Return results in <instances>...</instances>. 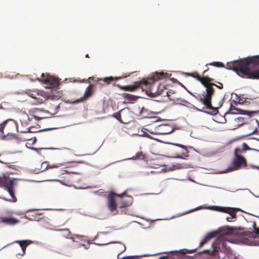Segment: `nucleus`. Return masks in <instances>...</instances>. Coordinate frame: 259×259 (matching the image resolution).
<instances>
[{
	"mask_svg": "<svg viewBox=\"0 0 259 259\" xmlns=\"http://www.w3.org/2000/svg\"><path fill=\"white\" fill-rule=\"evenodd\" d=\"M120 78V77H113L112 76H110V77H104L103 79L101 78H98L97 79V81L103 80V81L105 83H106V84H109L110 82H111L112 81L118 80Z\"/></svg>",
	"mask_w": 259,
	"mask_h": 259,
	"instance_id": "obj_19",
	"label": "nucleus"
},
{
	"mask_svg": "<svg viewBox=\"0 0 259 259\" xmlns=\"http://www.w3.org/2000/svg\"><path fill=\"white\" fill-rule=\"evenodd\" d=\"M253 227L254 228V231L255 233L259 236V228H256V223L255 222H253Z\"/></svg>",
	"mask_w": 259,
	"mask_h": 259,
	"instance_id": "obj_30",
	"label": "nucleus"
},
{
	"mask_svg": "<svg viewBox=\"0 0 259 259\" xmlns=\"http://www.w3.org/2000/svg\"><path fill=\"white\" fill-rule=\"evenodd\" d=\"M18 180L16 179H11L8 176L5 175L0 176V187L5 188L10 195V199L2 198L6 201L15 203L17 201V198L15 195V189L18 185Z\"/></svg>",
	"mask_w": 259,
	"mask_h": 259,
	"instance_id": "obj_4",
	"label": "nucleus"
},
{
	"mask_svg": "<svg viewBox=\"0 0 259 259\" xmlns=\"http://www.w3.org/2000/svg\"><path fill=\"white\" fill-rule=\"evenodd\" d=\"M138 97H135V96L134 95H131V97H130V99H131V103H132L131 102V101H135L136 100V99H137Z\"/></svg>",
	"mask_w": 259,
	"mask_h": 259,
	"instance_id": "obj_37",
	"label": "nucleus"
},
{
	"mask_svg": "<svg viewBox=\"0 0 259 259\" xmlns=\"http://www.w3.org/2000/svg\"><path fill=\"white\" fill-rule=\"evenodd\" d=\"M49 99H53L52 93H47L42 91H38V96L35 98L38 104H42Z\"/></svg>",
	"mask_w": 259,
	"mask_h": 259,
	"instance_id": "obj_9",
	"label": "nucleus"
},
{
	"mask_svg": "<svg viewBox=\"0 0 259 259\" xmlns=\"http://www.w3.org/2000/svg\"><path fill=\"white\" fill-rule=\"evenodd\" d=\"M85 57H86V58H89L90 57H89V54H87V55H85Z\"/></svg>",
	"mask_w": 259,
	"mask_h": 259,
	"instance_id": "obj_43",
	"label": "nucleus"
},
{
	"mask_svg": "<svg viewBox=\"0 0 259 259\" xmlns=\"http://www.w3.org/2000/svg\"><path fill=\"white\" fill-rule=\"evenodd\" d=\"M234 231V229L233 227H227L226 228L225 234L226 235L232 234Z\"/></svg>",
	"mask_w": 259,
	"mask_h": 259,
	"instance_id": "obj_27",
	"label": "nucleus"
},
{
	"mask_svg": "<svg viewBox=\"0 0 259 259\" xmlns=\"http://www.w3.org/2000/svg\"><path fill=\"white\" fill-rule=\"evenodd\" d=\"M240 209L238 208H232L229 207L228 208V210H227V212L226 213L229 214L232 217V218L236 219V212L238 211H240Z\"/></svg>",
	"mask_w": 259,
	"mask_h": 259,
	"instance_id": "obj_20",
	"label": "nucleus"
},
{
	"mask_svg": "<svg viewBox=\"0 0 259 259\" xmlns=\"http://www.w3.org/2000/svg\"><path fill=\"white\" fill-rule=\"evenodd\" d=\"M32 149H33V150H36V149L35 148H32Z\"/></svg>",
	"mask_w": 259,
	"mask_h": 259,
	"instance_id": "obj_45",
	"label": "nucleus"
},
{
	"mask_svg": "<svg viewBox=\"0 0 259 259\" xmlns=\"http://www.w3.org/2000/svg\"><path fill=\"white\" fill-rule=\"evenodd\" d=\"M37 80L45 84L49 85V88L54 90L58 89L60 85V80L58 78L51 76L49 74L42 73L40 78H37Z\"/></svg>",
	"mask_w": 259,
	"mask_h": 259,
	"instance_id": "obj_6",
	"label": "nucleus"
},
{
	"mask_svg": "<svg viewBox=\"0 0 259 259\" xmlns=\"http://www.w3.org/2000/svg\"><path fill=\"white\" fill-rule=\"evenodd\" d=\"M188 253H192L193 251H188Z\"/></svg>",
	"mask_w": 259,
	"mask_h": 259,
	"instance_id": "obj_46",
	"label": "nucleus"
},
{
	"mask_svg": "<svg viewBox=\"0 0 259 259\" xmlns=\"http://www.w3.org/2000/svg\"><path fill=\"white\" fill-rule=\"evenodd\" d=\"M186 75L189 76H192L200 81L202 84L205 88V91L201 95H193V96L199 102L201 103L204 107L201 110L197 108L195 109L198 111L204 112L211 115H215L218 112V108L221 107L224 103V99L220 102V105L218 107H214L211 105L212 96L214 95L215 89L213 88L214 85L212 82L213 79L206 76L201 77L197 72L192 73H186Z\"/></svg>",
	"mask_w": 259,
	"mask_h": 259,
	"instance_id": "obj_1",
	"label": "nucleus"
},
{
	"mask_svg": "<svg viewBox=\"0 0 259 259\" xmlns=\"http://www.w3.org/2000/svg\"><path fill=\"white\" fill-rule=\"evenodd\" d=\"M244 152L242 148L237 147L235 149L234 156L241 155V154Z\"/></svg>",
	"mask_w": 259,
	"mask_h": 259,
	"instance_id": "obj_25",
	"label": "nucleus"
},
{
	"mask_svg": "<svg viewBox=\"0 0 259 259\" xmlns=\"http://www.w3.org/2000/svg\"><path fill=\"white\" fill-rule=\"evenodd\" d=\"M142 256H138V255H131V259H141V257Z\"/></svg>",
	"mask_w": 259,
	"mask_h": 259,
	"instance_id": "obj_36",
	"label": "nucleus"
},
{
	"mask_svg": "<svg viewBox=\"0 0 259 259\" xmlns=\"http://www.w3.org/2000/svg\"><path fill=\"white\" fill-rule=\"evenodd\" d=\"M171 80L173 82H176L179 84L180 85L183 86V85L181 82H180L177 79L175 78H172Z\"/></svg>",
	"mask_w": 259,
	"mask_h": 259,
	"instance_id": "obj_34",
	"label": "nucleus"
},
{
	"mask_svg": "<svg viewBox=\"0 0 259 259\" xmlns=\"http://www.w3.org/2000/svg\"><path fill=\"white\" fill-rule=\"evenodd\" d=\"M147 156L145 153L142 151H139L137 152L134 155L131 157V160H146Z\"/></svg>",
	"mask_w": 259,
	"mask_h": 259,
	"instance_id": "obj_15",
	"label": "nucleus"
},
{
	"mask_svg": "<svg viewBox=\"0 0 259 259\" xmlns=\"http://www.w3.org/2000/svg\"><path fill=\"white\" fill-rule=\"evenodd\" d=\"M158 92L159 93V95L163 94L166 90L165 86L163 84H159V85H158Z\"/></svg>",
	"mask_w": 259,
	"mask_h": 259,
	"instance_id": "obj_26",
	"label": "nucleus"
},
{
	"mask_svg": "<svg viewBox=\"0 0 259 259\" xmlns=\"http://www.w3.org/2000/svg\"><path fill=\"white\" fill-rule=\"evenodd\" d=\"M215 234L213 232L208 233L205 237L203 239V240L200 242L199 247H201L204 244L206 243L208 241H209L211 239L214 237Z\"/></svg>",
	"mask_w": 259,
	"mask_h": 259,
	"instance_id": "obj_16",
	"label": "nucleus"
},
{
	"mask_svg": "<svg viewBox=\"0 0 259 259\" xmlns=\"http://www.w3.org/2000/svg\"><path fill=\"white\" fill-rule=\"evenodd\" d=\"M232 219H233V218H232V217H227V218H226V220H227V221H228V222H231V221H232Z\"/></svg>",
	"mask_w": 259,
	"mask_h": 259,
	"instance_id": "obj_40",
	"label": "nucleus"
},
{
	"mask_svg": "<svg viewBox=\"0 0 259 259\" xmlns=\"http://www.w3.org/2000/svg\"><path fill=\"white\" fill-rule=\"evenodd\" d=\"M118 257L119 259H130V256H126L123 257H119V255H118Z\"/></svg>",
	"mask_w": 259,
	"mask_h": 259,
	"instance_id": "obj_39",
	"label": "nucleus"
},
{
	"mask_svg": "<svg viewBox=\"0 0 259 259\" xmlns=\"http://www.w3.org/2000/svg\"><path fill=\"white\" fill-rule=\"evenodd\" d=\"M167 77V73L155 72L150 77L134 82L133 84L131 85V92L141 89L142 91H145L146 94L149 96L156 97L159 95V93L158 92V85L155 84V82Z\"/></svg>",
	"mask_w": 259,
	"mask_h": 259,
	"instance_id": "obj_2",
	"label": "nucleus"
},
{
	"mask_svg": "<svg viewBox=\"0 0 259 259\" xmlns=\"http://www.w3.org/2000/svg\"><path fill=\"white\" fill-rule=\"evenodd\" d=\"M208 69L207 68L206 70H205V71H203V73H204L205 72H206V71L208 70Z\"/></svg>",
	"mask_w": 259,
	"mask_h": 259,
	"instance_id": "obj_44",
	"label": "nucleus"
},
{
	"mask_svg": "<svg viewBox=\"0 0 259 259\" xmlns=\"http://www.w3.org/2000/svg\"><path fill=\"white\" fill-rule=\"evenodd\" d=\"M1 220L3 223L10 225H15L19 222L14 217H2Z\"/></svg>",
	"mask_w": 259,
	"mask_h": 259,
	"instance_id": "obj_14",
	"label": "nucleus"
},
{
	"mask_svg": "<svg viewBox=\"0 0 259 259\" xmlns=\"http://www.w3.org/2000/svg\"><path fill=\"white\" fill-rule=\"evenodd\" d=\"M213 209L218 211L225 212H227L229 207H222V206H213Z\"/></svg>",
	"mask_w": 259,
	"mask_h": 259,
	"instance_id": "obj_22",
	"label": "nucleus"
},
{
	"mask_svg": "<svg viewBox=\"0 0 259 259\" xmlns=\"http://www.w3.org/2000/svg\"><path fill=\"white\" fill-rule=\"evenodd\" d=\"M5 136L12 135L15 131H18V124L13 119H8L4 122Z\"/></svg>",
	"mask_w": 259,
	"mask_h": 259,
	"instance_id": "obj_7",
	"label": "nucleus"
},
{
	"mask_svg": "<svg viewBox=\"0 0 259 259\" xmlns=\"http://www.w3.org/2000/svg\"><path fill=\"white\" fill-rule=\"evenodd\" d=\"M20 132L22 133L27 134V133H30V131H29V130L28 131H20Z\"/></svg>",
	"mask_w": 259,
	"mask_h": 259,
	"instance_id": "obj_42",
	"label": "nucleus"
},
{
	"mask_svg": "<svg viewBox=\"0 0 259 259\" xmlns=\"http://www.w3.org/2000/svg\"><path fill=\"white\" fill-rule=\"evenodd\" d=\"M19 244L20 248L22 249V253H18V254L21 255H23L25 253L26 248L32 241L30 240H17L15 242Z\"/></svg>",
	"mask_w": 259,
	"mask_h": 259,
	"instance_id": "obj_12",
	"label": "nucleus"
},
{
	"mask_svg": "<svg viewBox=\"0 0 259 259\" xmlns=\"http://www.w3.org/2000/svg\"><path fill=\"white\" fill-rule=\"evenodd\" d=\"M208 65L213 66H214L216 67H225L224 64L223 63L220 62H213L210 63L209 64H207V65Z\"/></svg>",
	"mask_w": 259,
	"mask_h": 259,
	"instance_id": "obj_24",
	"label": "nucleus"
},
{
	"mask_svg": "<svg viewBox=\"0 0 259 259\" xmlns=\"http://www.w3.org/2000/svg\"><path fill=\"white\" fill-rule=\"evenodd\" d=\"M219 241V240H217L216 242L218 243Z\"/></svg>",
	"mask_w": 259,
	"mask_h": 259,
	"instance_id": "obj_50",
	"label": "nucleus"
},
{
	"mask_svg": "<svg viewBox=\"0 0 259 259\" xmlns=\"http://www.w3.org/2000/svg\"><path fill=\"white\" fill-rule=\"evenodd\" d=\"M124 114V109H123V110H121L119 114H116L115 117L118 119L122 123H125L126 122H124L122 119V116H123Z\"/></svg>",
	"mask_w": 259,
	"mask_h": 259,
	"instance_id": "obj_23",
	"label": "nucleus"
},
{
	"mask_svg": "<svg viewBox=\"0 0 259 259\" xmlns=\"http://www.w3.org/2000/svg\"><path fill=\"white\" fill-rule=\"evenodd\" d=\"M143 107H140L137 105H133L131 107V112L133 114L132 117L133 118H143L142 113L144 111Z\"/></svg>",
	"mask_w": 259,
	"mask_h": 259,
	"instance_id": "obj_10",
	"label": "nucleus"
},
{
	"mask_svg": "<svg viewBox=\"0 0 259 259\" xmlns=\"http://www.w3.org/2000/svg\"><path fill=\"white\" fill-rule=\"evenodd\" d=\"M230 110H235L237 111V113L248 115L249 117H252L254 115L259 114V110L257 111H248V110H244L242 109H239L233 107L232 104H231L230 106Z\"/></svg>",
	"mask_w": 259,
	"mask_h": 259,
	"instance_id": "obj_11",
	"label": "nucleus"
},
{
	"mask_svg": "<svg viewBox=\"0 0 259 259\" xmlns=\"http://www.w3.org/2000/svg\"><path fill=\"white\" fill-rule=\"evenodd\" d=\"M233 167L231 170H235L240 169L242 167L247 166L246 160L245 158L241 155L234 156L232 161Z\"/></svg>",
	"mask_w": 259,
	"mask_h": 259,
	"instance_id": "obj_8",
	"label": "nucleus"
},
{
	"mask_svg": "<svg viewBox=\"0 0 259 259\" xmlns=\"http://www.w3.org/2000/svg\"><path fill=\"white\" fill-rule=\"evenodd\" d=\"M218 83H219V84H218V85H217V84H215V83H214V85H213V88H214V86H215V87H216L218 88H219V89H223V84H222V83H221V82H218Z\"/></svg>",
	"mask_w": 259,
	"mask_h": 259,
	"instance_id": "obj_33",
	"label": "nucleus"
},
{
	"mask_svg": "<svg viewBox=\"0 0 259 259\" xmlns=\"http://www.w3.org/2000/svg\"><path fill=\"white\" fill-rule=\"evenodd\" d=\"M228 242H232V240L224 238L221 241L219 242V248L222 247L223 249L226 252L230 253L231 252V248L229 246H227Z\"/></svg>",
	"mask_w": 259,
	"mask_h": 259,
	"instance_id": "obj_13",
	"label": "nucleus"
},
{
	"mask_svg": "<svg viewBox=\"0 0 259 259\" xmlns=\"http://www.w3.org/2000/svg\"><path fill=\"white\" fill-rule=\"evenodd\" d=\"M125 196L128 197L126 191L120 194L110 192L107 196V207L110 211L111 212L115 211L118 206L120 208L128 206V202L124 199Z\"/></svg>",
	"mask_w": 259,
	"mask_h": 259,
	"instance_id": "obj_3",
	"label": "nucleus"
},
{
	"mask_svg": "<svg viewBox=\"0 0 259 259\" xmlns=\"http://www.w3.org/2000/svg\"><path fill=\"white\" fill-rule=\"evenodd\" d=\"M0 132H1V135L3 136L4 137H5L4 123L2 124H0Z\"/></svg>",
	"mask_w": 259,
	"mask_h": 259,
	"instance_id": "obj_29",
	"label": "nucleus"
},
{
	"mask_svg": "<svg viewBox=\"0 0 259 259\" xmlns=\"http://www.w3.org/2000/svg\"><path fill=\"white\" fill-rule=\"evenodd\" d=\"M210 250H208V249L204 250L203 251V253H210Z\"/></svg>",
	"mask_w": 259,
	"mask_h": 259,
	"instance_id": "obj_41",
	"label": "nucleus"
},
{
	"mask_svg": "<svg viewBox=\"0 0 259 259\" xmlns=\"http://www.w3.org/2000/svg\"><path fill=\"white\" fill-rule=\"evenodd\" d=\"M173 93H174V91L172 90L166 92V94L167 96H168L169 98L170 96V94H173Z\"/></svg>",
	"mask_w": 259,
	"mask_h": 259,
	"instance_id": "obj_38",
	"label": "nucleus"
},
{
	"mask_svg": "<svg viewBox=\"0 0 259 259\" xmlns=\"http://www.w3.org/2000/svg\"><path fill=\"white\" fill-rule=\"evenodd\" d=\"M28 95L35 99V98H36V96H38V91H32L31 92H29L28 93Z\"/></svg>",
	"mask_w": 259,
	"mask_h": 259,
	"instance_id": "obj_28",
	"label": "nucleus"
},
{
	"mask_svg": "<svg viewBox=\"0 0 259 259\" xmlns=\"http://www.w3.org/2000/svg\"><path fill=\"white\" fill-rule=\"evenodd\" d=\"M170 157L175 158H185L189 157V152L185 146L180 144H175L170 148Z\"/></svg>",
	"mask_w": 259,
	"mask_h": 259,
	"instance_id": "obj_5",
	"label": "nucleus"
},
{
	"mask_svg": "<svg viewBox=\"0 0 259 259\" xmlns=\"http://www.w3.org/2000/svg\"><path fill=\"white\" fill-rule=\"evenodd\" d=\"M242 149L245 152L246 150H250V148L248 147L247 144L245 143H244L242 144Z\"/></svg>",
	"mask_w": 259,
	"mask_h": 259,
	"instance_id": "obj_31",
	"label": "nucleus"
},
{
	"mask_svg": "<svg viewBox=\"0 0 259 259\" xmlns=\"http://www.w3.org/2000/svg\"><path fill=\"white\" fill-rule=\"evenodd\" d=\"M143 256H148V255H144Z\"/></svg>",
	"mask_w": 259,
	"mask_h": 259,
	"instance_id": "obj_49",
	"label": "nucleus"
},
{
	"mask_svg": "<svg viewBox=\"0 0 259 259\" xmlns=\"http://www.w3.org/2000/svg\"><path fill=\"white\" fill-rule=\"evenodd\" d=\"M213 246H214V243H213V244H212V246L213 247Z\"/></svg>",
	"mask_w": 259,
	"mask_h": 259,
	"instance_id": "obj_47",
	"label": "nucleus"
},
{
	"mask_svg": "<svg viewBox=\"0 0 259 259\" xmlns=\"http://www.w3.org/2000/svg\"><path fill=\"white\" fill-rule=\"evenodd\" d=\"M164 257H165L164 256H162L161 258H164Z\"/></svg>",
	"mask_w": 259,
	"mask_h": 259,
	"instance_id": "obj_48",
	"label": "nucleus"
},
{
	"mask_svg": "<svg viewBox=\"0 0 259 259\" xmlns=\"http://www.w3.org/2000/svg\"><path fill=\"white\" fill-rule=\"evenodd\" d=\"M30 140V138L27 136H23L22 138H21V140L23 141H28V140Z\"/></svg>",
	"mask_w": 259,
	"mask_h": 259,
	"instance_id": "obj_35",
	"label": "nucleus"
},
{
	"mask_svg": "<svg viewBox=\"0 0 259 259\" xmlns=\"http://www.w3.org/2000/svg\"><path fill=\"white\" fill-rule=\"evenodd\" d=\"M94 85L90 84L89 85L86 89L84 94V99H87L90 97L93 94V88Z\"/></svg>",
	"mask_w": 259,
	"mask_h": 259,
	"instance_id": "obj_18",
	"label": "nucleus"
},
{
	"mask_svg": "<svg viewBox=\"0 0 259 259\" xmlns=\"http://www.w3.org/2000/svg\"><path fill=\"white\" fill-rule=\"evenodd\" d=\"M64 163H58L57 164H53L52 165H49L48 162L47 161H45L42 163L41 166V167H43L44 169L41 170V171H42L46 169H47L48 168H57L60 167V166L64 165Z\"/></svg>",
	"mask_w": 259,
	"mask_h": 259,
	"instance_id": "obj_17",
	"label": "nucleus"
},
{
	"mask_svg": "<svg viewBox=\"0 0 259 259\" xmlns=\"http://www.w3.org/2000/svg\"><path fill=\"white\" fill-rule=\"evenodd\" d=\"M120 88L122 89L124 91H130V85H126V86H120L118 85Z\"/></svg>",
	"mask_w": 259,
	"mask_h": 259,
	"instance_id": "obj_32",
	"label": "nucleus"
},
{
	"mask_svg": "<svg viewBox=\"0 0 259 259\" xmlns=\"http://www.w3.org/2000/svg\"><path fill=\"white\" fill-rule=\"evenodd\" d=\"M57 231H62L63 232V235L66 238H69V236L71 234V232L70 230L68 229H60L56 230Z\"/></svg>",
	"mask_w": 259,
	"mask_h": 259,
	"instance_id": "obj_21",
	"label": "nucleus"
}]
</instances>
